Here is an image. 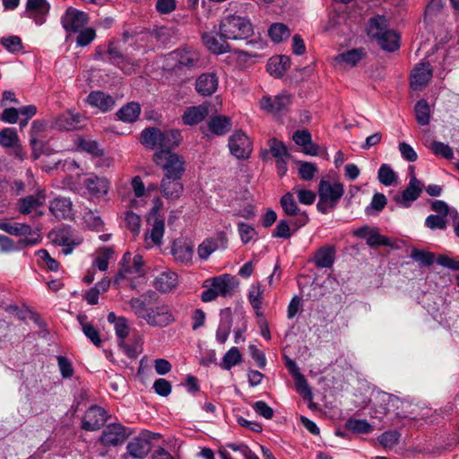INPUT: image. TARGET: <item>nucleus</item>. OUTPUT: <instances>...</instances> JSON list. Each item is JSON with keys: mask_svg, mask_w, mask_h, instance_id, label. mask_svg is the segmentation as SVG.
Instances as JSON below:
<instances>
[{"mask_svg": "<svg viewBox=\"0 0 459 459\" xmlns=\"http://www.w3.org/2000/svg\"><path fill=\"white\" fill-rule=\"evenodd\" d=\"M129 306L134 315L151 327L163 328L176 321L173 308L164 302H145L138 298L129 300Z\"/></svg>", "mask_w": 459, "mask_h": 459, "instance_id": "obj_1", "label": "nucleus"}, {"mask_svg": "<svg viewBox=\"0 0 459 459\" xmlns=\"http://www.w3.org/2000/svg\"><path fill=\"white\" fill-rule=\"evenodd\" d=\"M238 286V280L230 273L206 279L203 283L205 290L201 294V299L207 303L215 300L219 296L230 297Z\"/></svg>", "mask_w": 459, "mask_h": 459, "instance_id": "obj_2", "label": "nucleus"}, {"mask_svg": "<svg viewBox=\"0 0 459 459\" xmlns=\"http://www.w3.org/2000/svg\"><path fill=\"white\" fill-rule=\"evenodd\" d=\"M344 194V186L340 182L321 179L318 185V202L316 209L326 214L333 211Z\"/></svg>", "mask_w": 459, "mask_h": 459, "instance_id": "obj_3", "label": "nucleus"}, {"mask_svg": "<svg viewBox=\"0 0 459 459\" xmlns=\"http://www.w3.org/2000/svg\"><path fill=\"white\" fill-rule=\"evenodd\" d=\"M219 29L221 37L225 39H244L254 33L250 21L247 18L235 14L224 17Z\"/></svg>", "mask_w": 459, "mask_h": 459, "instance_id": "obj_4", "label": "nucleus"}, {"mask_svg": "<svg viewBox=\"0 0 459 459\" xmlns=\"http://www.w3.org/2000/svg\"><path fill=\"white\" fill-rule=\"evenodd\" d=\"M153 162L162 169L163 177L182 178L186 171V160L183 156L167 150H160L152 156Z\"/></svg>", "mask_w": 459, "mask_h": 459, "instance_id": "obj_5", "label": "nucleus"}, {"mask_svg": "<svg viewBox=\"0 0 459 459\" xmlns=\"http://www.w3.org/2000/svg\"><path fill=\"white\" fill-rule=\"evenodd\" d=\"M0 230L13 236L23 237L19 242V247L35 246L40 241V235L33 230L30 225L23 223H10L0 221Z\"/></svg>", "mask_w": 459, "mask_h": 459, "instance_id": "obj_6", "label": "nucleus"}, {"mask_svg": "<svg viewBox=\"0 0 459 459\" xmlns=\"http://www.w3.org/2000/svg\"><path fill=\"white\" fill-rule=\"evenodd\" d=\"M52 241L63 247V253L69 255L74 248L82 242V238L71 228L61 227L52 230L49 234Z\"/></svg>", "mask_w": 459, "mask_h": 459, "instance_id": "obj_7", "label": "nucleus"}, {"mask_svg": "<svg viewBox=\"0 0 459 459\" xmlns=\"http://www.w3.org/2000/svg\"><path fill=\"white\" fill-rule=\"evenodd\" d=\"M368 56L364 48H352L338 54L333 57V65L335 69L347 70L354 68Z\"/></svg>", "mask_w": 459, "mask_h": 459, "instance_id": "obj_8", "label": "nucleus"}, {"mask_svg": "<svg viewBox=\"0 0 459 459\" xmlns=\"http://www.w3.org/2000/svg\"><path fill=\"white\" fill-rule=\"evenodd\" d=\"M82 185L87 195L93 200L103 199L109 192L110 181L105 177H100L95 174L89 175Z\"/></svg>", "mask_w": 459, "mask_h": 459, "instance_id": "obj_9", "label": "nucleus"}, {"mask_svg": "<svg viewBox=\"0 0 459 459\" xmlns=\"http://www.w3.org/2000/svg\"><path fill=\"white\" fill-rule=\"evenodd\" d=\"M88 22V14L74 7L67 8L61 17L62 26L68 33L79 32L86 26Z\"/></svg>", "mask_w": 459, "mask_h": 459, "instance_id": "obj_10", "label": "nucleus"}, {"mask_svg": "<svg viewBox=\"0 0 459 459\" xmlns=\"http://www.w3.org/2000/svg\"><path fill=\"white\" fill-rule=\"evenodd\" d=\"M284 213L290 217H296L294 224L299 229L304 227L309 221V217L305 211H301L294 198V193H286L280 201Z\"/></svg>", "mask_w": 459, "mask_h": 459, "instance_id": "obj_11", "label": "nucleus"}, {"mask_svg": "<svg viewBox=\"0 0 459 459\" xmlns=\"http://www.w3.org/2000/svg\"><path fill=\"white\" fill-rule=\"evenodd\" d=\"M229 148L237 159H247L252 152V143L241 130L236 131L229 139Z\"/></svg>", "mask_w": 459, "mask_h": 459, "instance_id": "obj_12", "label": "nucleus"}, {"mask_svg": "<svg viewBox=\"0 0 459 459\" xmlns=\"http://www.w3.org/2000/svg\"><path fill=\"white\" fill-rule=\"evenodd\" d=\"M423 189V184L413 175L411 177L407 187L401 195L394 197L395 203L404 208L411 206V203L419 198Z\"/></svg>", "mask_w": 459, "mask_h": 459, "instance_id": "obj_13", "label": "nucleus"}, {"mask_svg": "<svg viewBox=\"0 0 459 459\" xmlns=\"http://www.w3.org/2000/svg\"><path fill=\"white\" fill-rule=\"evenodd\" d=\"M50 4L47 0H27L25 16L36 24L42 25L49 13Z\"/></svg>", "mask_w": 459, "mask_h": 459, "instance_id": "obj_14", "label": "nucleus"}, {"mask_svg": "<svg viewBox=\"0 0 459 459\" xmlns=\"http://www.w3.org/2000/svg\"><path fill=\"white\" fill-rule=\"evenodd\" d=\"M433 75V70L429 63H420L411 74V87L414 91L422 90L428 85Z\"/></svg>", "mask_w": 459, "mask_h": 459, "instance_id": "obj_15", "label": "nucleus"}, {"mask_svg": "<svg viewBox=\"0 0 459 459\" xmlns=\"http://www.w3.org/2000/svg\"><path fill=\"white\" fill-rule=\"evenodd\" d=\"M106 420V411L100 406L94 405L86 411L82 428L88 431H94L100 429Z\"/></svg>", "mask_w": 459, "mask_h": 459, "instance_id": "obj_16", "label": "nucleus"}, {"mask_svg": "<svg viewBox=\"0 0 459 459\" xmlns=\"http://www.w3.org/2000/svg\"><path fill=\"white\" fill-rule=\"evenodd\" d=\"M160 191L165 199L176 201L181 197L184 185L181 178L163 177L160 184Z\"/></svg>", "mask_w": 459, "mask_h": 459, "instance_id": "obj_17", "label": "nucleus"}, {"mask_svg": "<svg viewBox=\"0 0 459 459\" xmlns=\"http://www.w3.org/2000/svg\"><path fill=\"white\" fill-rule=\"evenodd\" d=\"M128 435L121 424H110L103 430L100 441L105 446H117L123 443Z\"/></svg>", "mask_w": 459, "mask_h": 459, "instance_id": "obj_18", "label": "nucleus"}, {"mask_svg": "<svg viewBox=\"0 0 459 459\" xmlns=\"http://www.w3.org/2000/svg\"><path fill=\"white\" fill-rule=\"evenodd\" d=\"M400 403L398 397L385 392H377L374 397V410L376 414L383 417L392 411V408L398 407Z\"/></svg>", "mask_w": 459, "mask_h": 459, "instance_id": "obj_19", "label": "nucleus"}, {"mask_svg": "<svg viewBox=\"0 0 459 459\" xmlns=\"http://www.w3.org/2000/svg\"><path fill=\"white\" fill-rule=\"evenodd\" d=\"M83 120L84 117L81 114L67 111L55 118L53 127L58 130H76L82 127Z\"/></svg>", "mask_w": 459, "mask_h": 459, "instance_id": "obj_20", "label": "nucleus"}, {"mask_svg": "<svg viewBox=\"0 0 459 459\" xmlns=\"http://www.w3.org/2000/svg\"><path fill=\"white\" fill-rule=\"evenodd\" d=\"M50 212L58 220H72L74 218L73 203L70 198L56 197L49 204Z\"/></svg>", "mask_w": 459, "mask_h": 459, "instance_id": "obj_21", "label": "nucleus"}, {"mask_svg": "<svg viewBox=\"0 0 459 459\" xmlns=\"http://www.w3.org/2000/svg\"><path fill=\"white\" fill-rule=\"evenodd\" d=\"M290 104V97L287 94H279L273 99L264 96L260 100V108L273 114H278L285 110Z\"/></svg>", "mask_w": 459, "mask_h": 459, "instance_id": "obj_22", "label": "nucleus"}, {"mask_svg": "<svg viewBox=\"0 0 459 459\" xmlns=\"http://www.w3.org/2000/svg\"><path fill=\"white\" fill-rule=\"evenodd\" d=\"M86 101L91 107L96 108L103 113L110 111L115 106V99L101 91H91L87 96Z\"/></svg>", "mask_w": 459, "mask_h": 459, "instance_id": "obj_23", "label": "nucleus"}, {"mask_svg": "<svg viewBox=\"0 0 459 459\" xmlns=\"http://www.w3.org/2000/svg\"><path fill=\"white\" fill-rule=\"evenodd\" d=\"M171 252L177 262L189 265L194 255V247L185 239H177L173 242Z\"/></svg>", "mask_w": 459, "mask_h": 459, "instance_id": "obj_24", "label": "nucleus"}, {"mask_svg": "<svg viewBox=\"0 0 459 459\" xmlns=\"http://www.w3.org/2000/svg\"><path fill=\"white\" fill-rule=\"evenodd\" d=\"M219 85V78L214 73L202 74L195 82L196 91L203 96L213 94Z\"/></svg>", "mask_w": 459, "mask_h": 459, "instance_id": "obj_25", "label": "nucleus"}, {"mask_svg": "<svg viewBox=\"0 0 459 459\" xmlns=\"http://www.w3.org/2000/svg\"><path fill=\"white\" fill-rule=\"evenodd\" d=\"M209 114V108L205 104L187 107L182 116V121L186 126H195L201 123Z\"/></svg>", "mask_w": 459, "mask_h": 459, "instance_id": "obj_26", "label": "nucleus"}, {"mask_svg": "<svg viewBox=\"0 0 459 459\" xmlns=\"http://www.w3.org/2000/svg\"><path fill=\"white\" fill-rule=\"evenodd\" d=\"M178 285V274L169 270L160 273L154 280L155 289L163 293L173 291Z\"/></svg>", "mask_w": 459, "mask_h": 459, "instance_id": "obj_27", "label": "nucleus"}, {"mask_svg": "<svg viewBox=\"0 0 459 459\" xmlns=\"http://www.w3.org/2000/svg\"><path fill=\"white\" fill-rule=\"evenodd\" d=\"M165 231L164 220L155 218L152 225V229L145 234V245L147 247L153 246H161L162 238Z\"/></svg>", "mask_w": 459, "mask_h": 459, "instance_id": "obj_28", "label": "nucleus"}, {"mask_svg": "<svg viewBox=\"0 0 459 459\" xmlns=\"http://www.w3.org/2000/svg\"><path fill=\"white\" fill-rule=\"evenodd\" d=\"M293 141L303 148L304 153L310 156L318 154V146L312 143L311 134L307 130H298L293 134Z\"/></svg>", "mask_w": 459, "mask_h": 459, "instance_id": "obj_29", "label": "nucleus"}, {"mask_svg": "<svg viewBox=\"0 0 459 459\" xmlns=\"http://www.w3.org/2000/svg\"><path fill=\"white\" fill-rule=\"evenodd\" d=\"M290 66V59L287 56L271 57L267 63V72L275 78L281 77Z\"/></svg>", "mask_w": 459, "mask_h": 459, "instance_id": "obj_30", "label": "nucleus"}, {"mask_svg": "<svg viewBox=\"0 0 459 459\" xmlns=\"http://www.w3.org/2000/svg\"><path fill=\"white\" fill-rule=\"evenodd\" d=\"M126 449L131 457L143 459L151 451V443L144 438L135 437L127 444Z\"/></svg>", "mask_w": 459, "mask_h": 459, "instance_id": "obj_31", "label": "nucleus"}, {"mask_svg": "<svg viewBox=\"0 0 459 459\" xmlns=\"http://www.w3.org/2000/svg\"><path fill=\"white\" fill-rule=\"evenodd\" d=\"M219 241H221L223 247H225L227 239L224 235H221L218 238H205L197 247L199 258L207 260L208 257L219 248Z\"/></svg>", "mask_w": 459, "mask_h": 459, "instance_id": "obj_32", "label": "nucleus"}, {"mask_svg": "<svg viewBox=\"0 0 459 459\" xmlns=\"http://www.w3.org/2000/svg\"><path fill=\"white\" fill-rule=\"evenodd\" d=\"M182 141L181 132L178 129L161 131L160 149L170 151L179 146Z\"/></svg>", "mask_w": 459, "mask_h": 459, "instance_id": "obj_33", "label": "nucleus"}, {"mask_svg": "<svg viewBox=\"0 0 459 459\" xmlns=\"http://www.w3.org/2000/svg\"><path fill=\"white\" fill-rule=\"evenodd\" d=\"M253 56H255L243 50L234 49L229 51L225 62L233 68L241 70L246 67L247 64Z\"/></svg>", "mask_w": 459, "mask_h": 459, "instance_id": "obj_34", "label": "nucleus"}, {"mask_svg": "<svg viewBox=\"0 0 459 459\" xmlns=\"http://www.w3.org/2000/svg\"><path fill=\"white\" fill-rule=\"evenodd\" d=\"M335 258V249L332 246H324L319 248L314 256V262L317 267L329 268Z\"/></svg>", "mask_w": 459, "mask_h": 459, "instance_id": "obj_35", "label": "nucleus"}, {"mask_svg": "<svg viewBox=\"0 0 459 459\" xmlns=\"http://www.w3.org/2000/svg\"><path fill=\"white\" fill-rule=\"evenodd\" d=\"M388 30L387 20L384 16L377 15L371 18L368 24V34L374 39H378Z\"/></svg>", "mask_w": 459, "mask_h": 459, "instance_id": "obj_36", "label": "nucleus"}, {"mask_svg": "<svg viewBox=\"0 0 459 459\" xmlns=\"http://www.w3.org/2000/svg\"><path fill=\"white\" fill-rule=\"evenodd\" d=\"M231 126V119L226 116L212 117L208 123L209 130L216 135L227 134L230 130Z\"/></svg>", "mask_w": 459, "mask_h": 459, "instance_id": "obj_37", "label": "nucleus"}, {"mask_svg": "<svg viewBox=\"0 0 459 459\" xmlns=\"http://www.w3.org/2000/svg\"><path fill=\"white\" fill-rule=\"evenodd\" d=\"M344 427L348 431L359 435L370 434L374 431V426L361 419L350 418L346 420Z\"/></svg>", "mask_w": 459, "mask_h": 459, "instance_id": "obj_38", "label": "nucleus"}, {"mask_svg": "<svg viewBox=\"0 0 459 459\" xmlns=\"http://www.w3.org/2000/svg\"><path fill=\"white\" fill-rule=\"evenodd\" d=\"M377 42L382 49L393 52L400 47V35L396 31L388 29L383 36L377 39Z\"/></svg>", "mask_w": 459, "mask_h": 459, "instance_id": "obj_39", "label": "nucleus"}, {"mask_svg": "<svg viewBox=\"0 0 459 459\" xmlns=\"http://www.w3.org/2000/svg\"><path fill=\"white\" fill-rule=\"evenodd\" d=\"M161 130L156 127L144 129L141 134V143L149 149L160 148Z\"/></svg>", "mask_w": 459, "mask_h": 459, "instance_id": "obj_40", "label": "nucleus"}, {"mask_svg": "<svg viewBox=\"0 0 459 459\" xmlns=\"http://www.w3.org/2000/svg\"><path fill=\"white\" fill-rule=\"evenodd\" d=\"M248 301L255 309L257 316L262 315V303L264 299V290L262 285L257 282L250 286L247 295Z\"/></svg>", "mask_w": 459, "mask_h": 459, "instance_id": "obj_41", "label": "nucleus"}, {"mask_svg": "<svg viewBox=\"0 0 459 459\" xmlns=\"http://www.w3.org/2000/svg\"><path fill=\"white\" fill-rule=\"evenodd\" d=\"M231 318L230 311L221 312V318L216 331V340L220 343H225L230 333Z\"/></svg>", "mask_w": 459, "mask_h": 459, "instance_id": "obj_42", "label": "nucleus"}, {"mask_svg": "<svg viewBox=\"0 0 459 459\" xmlns=\"http://www.w3.org/2000/svg\"><path fill=\"white\" fill-rule=\"evenodd\" d=\"M78 321L85 336L97 347L100 346L102 341L99 331L87 321L86 316L79 315Z\"/></svg>", "mask_w": 459, "mask_h": 459, "instance_id": "obj_43", "label": "nucleus"}, {"mask_svg": "<svg viewBox=\"0 0 459 459\" xmlns=\"http://www.w3.org/2000/svg\"><path fill=\"white\" fill-rule=\"evenodd\" d=\"M141 113L140 105L136 102H130L122 107L117 113L118 118L124 122L132 123L135 121Z\"/></svg>", "mask_w": 459, "mask_h": 459, "instance_id": "obj_44", "label": "nucleus"}, {"mask_svg": "<svg viewBox=\"0 0 459 459\" xmlns=\"http://www.w3.org/2000/svg\"><path fill=\"white\" fill-rule=\"evenodd\" d=\"M268 35L273 42L280 43L290 38V30L286 24L276 22L270 26Z\"/></svg>", "mask_w": 459, "mask_h": 459, "instance_id": "obj_45", "label": "nucleus"}, {"mask_svg": "<svg viewBox=\"0 0 459 459\" xmlns=\"http://www.w3.org/2000/svg\"><path fill=\"white\" fill-rule=\"evenodd\" d=\"M417 122L420 126H427L430 121V108L427 100H419L414 108Z\"/></svg>", "mask_w": 459, "mask_h": 459, "instance_id": "obj_46", "label": "nucleus"}, {"mask_svg": "<svg viewBox=\"0 0 459 459\" xmlns=\"http://www.w3.org/2000/svg\"><path fill=\"white\" fill-rule=\"evenodd\" d=\"M19 135L15 128L5 127L0 130V146L4 148H12L17 146Z\"/></svg>", "mask_w": 459, "mask_h": 459, "instance_id": "obj_47", "label": "nucleus"}, {"mask_svg": "<svg viewBox=\"0 0 459 459\" xmlns=\"http://www.w3.org/2000/svg\"><path fill=\"white\" fill-rule=\"evenodd\" d=\"M202 39L207 48L215 54H222L228 51L227 48L229 45L224 42H220L212 34L204 33Z\"/></svg>", "mask_w": 459, "mask_h": 459, "instance_id": "obj_48", "label": "nucleus"}, {"mask_svg": "<svg viewBox=\"0 0 459 459\" xmlns=\"http://www.w3.org/2000/svg\"><path fill=\"white\" fill-rule=\"evenodd\" d=\"M426 146L436 155L445 158L446 160H452L454 158V151L448 145L442 142L432 141Z\"/></svg>", "mask_w": 459, "mask_h": 459, "instance_id": "obj_49", "label": "nucleus"}, {"mask_svg": "<svg viewBox=\"0 0 459 459\" xmlns=\"http://www.w3.org/2000/svg\"><path fill=\"white\" fill-rule=\"evenodd\" d=\"M242 356L237 347L230 348L223 356L221 362V368L230 370L241 361Z\"/></svg>", "mask_w": 459, "mask_h": 459, "instance_id": "obj_50", "label": "nucleus"}, {"mask_svg": "<svg viewBox=\"0 0 459 459\" xmlns=\"http://www.w3.org/2000/svg\"><path fill=\"white\" fill-rule=\"evenodd\" d=\"M400 437L399 431L387 430L377 437V441L385 449H392L398 444Z\"/></svg>", "mask_w": 459, "mask_h": 459, "instance_id": "obj_51", "label": "nucleus"}, {"mask_svg": "<svg viewBox=\"0 0 459 459\" xmlns=\"http://www.w3.org/2000/svg\"><path fill=\"white\" fill-rule=\"evenodd\" d=\"M378 180L385 186H392L397 179V175L388 164H382L378 169Z\"/></svg>", "mask_w": 459, "mask_h": 459, "instance_id": "obj_52", "label": "nucleus"}, {"mask_svg": "<svg viewBox=\"0 0 459 459\" xmlns=\"http://www.w3.org/2000/svg\"><path fill=\"white\" fill-rule=\"evenodd\" d=\"M124 221L126 228L131 231V233L134 236H138L142 224L141 217L131 211H127L125 212Z\"/></svg>", "mask_w": 459, "mask_h": 459, "instance_id": "obj_53", "label": "nucleus"}, {"mask_svg": "<svg viewBox=\"0 0 459 459\" xmlns=\"http://www.w3.org/2000/svg\"><path fill=\"white\" fill-rule=\"evenodd\" d=\"M297 392L305 399L311 400L313 398L312 391L307 384V379L302 374L293 377Z\"/></svg>", "mask_w": 459, "mask_h": 459, "instance_id": "obj_54", "label": "nucleus"}, {"mask_svg": "<svg viewBox=\"0 0 459 459\" xmlns=\"http://www.w3.org/2000/svg\"><path fill=\"white\" fill-rule=\"evenodd\" d=\"M270 152L275 159L290 158L287 147L285 144L278 141L276 138H272L268 141Z\"/></svg>", "mask_w": 459, "mask_h": 459, "instance_id": "obj_55", "label": "nucleus"}, {"mask_svg": "<svg viewBox=\"0 0 459 459\" xmlns=\"http://www.w3.org/2000/svg\"><path fill=\"white\" fill-rule=\"evenodd\" d=\"M238 230L243 244H247L254 240L257 235L255 228L247 223L239 222L238 224Z\"/></svg>", "mask_w": 459, "mask_h": 459, "instance_id": "obj_56", "label": "nucleus"}, {"mask_svg": "<svg viewBox=\"0 0 459 459\" xmlns=\"http://www.w3.org/2000/svg\"><path fill=\"white\" fill-rule=\"evenodd\" d=\"M411 257L424 266L431 265L435 260V255L433 253L419 249H412Z\"/></svg>", "mask_w": 459, "mask_h": 459, "instance_id": "obj_57", "label": "nucleus"}, {"mask_svg": "<svg viewBox=\"0 0 459 459\" xmlns=\"http://www.w3.org/2000/svg\"><path fill=\"white\" fill-rule=\"evenodd\" d=\"M177 55L179 65L183 66H193L198 61V55L192 50L182 49Z\"/></svg>", "mask_w": 459, "mask_h": 459, "instance_id": "obj_58", "label": "nucleus"}, {"mask_svg": "<svg viewBox=\"0 0 459 459\" xmlns=\"http://www.w3.org/2000/svg\"><path fill=\"white\" fill-rule=\"evenodd\" d=\"M77 146L81 150L96 156L102 154V150L99 147L98 143L91 139L81 138L77 142Z\"/></svg>", "mask_w": 459, "mask_h": 459, "instance_id": "obj_59", "label": "nucleus"}, {"mask_svg": "<svg viewBox=\"0 0 459 459\" xmlns=\"http://www.w3.org/2000/svg\"><path fill=\"white\" fill-rule=\"evenodd\" d=\"M77 33L76 44L78 47H86L96 38V31L92 28H83Z\"/></svg>", "mask_w": 459, "mask_h": 459, "instance_id": "obj_60", "label": "nucleus"}, {"mask_svg": "<svg viewBox=\"0 0 459 459\" xmlns=\"http://www.w3.org/2000/svg\"><path fill=\"white\" fill-rule=\"evenodd\" d=\"M293 193L297 195L299 202L305 205H311L316 197L315 192L311 190L301 189L299 186H295L292 189Z\"/></svg>", "mask_w": 459, "mask_h": 459, "instance_id": "obj_61", "label": "nucleus"}, {"mask_svg": "<svg viewBox=\"0 0 459 459\" xmlns=\"http://www.w3.org/2000/svg\"><path fill=\"white\" fill-rule=\"evenodd\" d=\"M83 221L86 223L87 227L93 230L100 231L103 229V221L100 216L96 215L91 211H88L87 212L84 213Z\"/></svg>", "mask_w": 459, "mask_h": 459, "instance_id": "obj_62", "label": "nucleus"}, {"mask_svg": "<svg viewBox=\"0 0 459 459\" xmlns=\"http://www.w3.org/2000/svg\"><path fill=\"white\" fill-rule=\"evenodd\" d=\"M1 44L10 52H19L22 48V39L18 36H9L1 39Z\"/></svg>", "mask_w": 459, "mask_h": 459, "instance_id": "obj_63", "label": "nucleus"}, {"mask_svg": "<svg viewBox=\"0 0 459 459\" xmlns=\"http://www.w3.org/2000/svg\"><path fill=\"white\" fill-rule=\"evenodd\" d=\"M316 171L317 168L314 163L307 161L300 162L299 175L303 180H311Z\"/></svg>", "mask_w": 459, "mask_h": 459, "instance_id": "obj_64", "label": "nucleus"}]
</instances>
